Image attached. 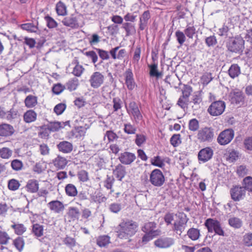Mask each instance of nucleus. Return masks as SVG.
<instances>
[{"label": "nucleus", "instance_id": "nucleus-1", "mask_svg": "<svg viewBox=\"0 0 252 252\" xmlns=\"http://www.w3.org/2000/svg\"><path fill=\"white\" fill-rule=\"evenodd\" d=\"M138 227L137 223L132 220H123L117 226V236L120 239H128L135 234Z\"/></svg>", "mask_w": 252, "mask_h": 252}, {"label": "nucleus", "instance_id": "nucleus-2", "mask_svg": "<svg viewBox=\"0 0 252 252\" xmlns=\"http://www.w3.org/2000/svg\"><path fill=\"white\" fill-rule=\"evenodd\" d=\"M120 46H117L115 48H112L109 53L108 51L101 49L99 48H96V51L99 57L102 60H108L110 58L109 54L112 58L114 60H122L126 55V51L125 49L119 50Z\"/></svg>", "mask_w": 252, "mask_h": 252}, {"label": "nucleus", "instance_id": "nucleus-3", "mask_svg": "<svg viewBox=\"0 0 252 252\" xmlns=\"http://www.w3.org/2000/svg\"><path fill=\"white\" fill-rule=\"evenodd\" d=\"M177 218L172 226V230L176 234L181 235L184 232L187 226V222L189 220L187 215L183 212H180L175 215Z\"/></svg>", "mask_w": 252, "mask_h": 252}, {"label": "nucleus", "instance_id": "nucleus-4", "mask_svg": "<svg viewBox=\"0 0 252 252\" xmlns=\"http://www.w3.org/2000/svg\"><path fill=\"white\" fill-rule=\"evenodd\" d=\"M244 43L245 40L241 36H237L229 40L227 42L226 47L231 52L240 53L244 49Z\"/></svg>", "mask_w": 252, "mask_h": 252}, {"label": "nucleus", "instance_id": "nucleus-5", "mask_svg": "<svg viewBox=\"0 0 252 252\" xmlns=\"http://www.w3.org/2000/svg\"><path fill=\"white\" fill-rule=\"evenodd\" d=\"M81 15L73 14L64 18L62 22L66 27L72 29H77L83 27L84 24Z\"/></svg>", "mask_w": 252, "mask_h": 252}, {"label": "nucleus", "instance_id": "nucleus-6", "mask_svg": "<svg viewBox=\"0 0 252 252\" xmlns=\"http://www.w3.org/2000/svg\"><path fill=\"white\" fill-rule=\"evenodd\" d=\"M209 232H215L216 234L223 236L224 232L222 229L220 222L214 219H207L204 223Z\"/></svg>", "mask_w": 252, "mask_h": 252}, {"label": "nucleus", "instance_id": "nucleus-7", "mask_svg": "<svg viewBox=\"0 0 252 252\" xmlns=\"http://www.w3.org/2000/svg\"><path fill=\"white\" fill-rule=\"evenodd\" d=\"M197 137L200 142H211L214 138V130L211 127L201 128L198 131Z\"/></svg>", "mask_w": 252, "mask_h": 252}, {"label": "nucleus", "instance_id": "nucleus-8", "mask_svg": "<svg viewBox=\"0 0 252 252\" xmlns=\"http://www.w3.org/2000/svg\"><path fill=\"white\" fill-rule=\"evenodd\" d=\"M126 108L127 113L133 118L134 121L136 123H138L139 121L142 120V115L136 102L130 101L128 106L126 103Z\"/></svg>", "mask_w": 252, "mask_h": 252}, {"label": "nucleus", "instance_id": "nucleus-9", "mask_svg": "<svg viewBox=\"0 0 252 252\" xmlns=\"http://www.w3.org/2000/svg\"><path fill=\"white\" fill-rule=\"evenodd\" d=\"M225 108V103L222 100H218L211 103L207 111L211 116H218L223 113Z\"/></svg>", "mask_w": 252, "mask_h": 252}, {"label": "nucleus", "instance_id": "nucleus-10", "mask_svg": "<svg viewBox=\"0 0 252 252\" xmlns=\"http://www.w3.org/2000/svg\"><path fill=\"white\" fill-rule=\"evenodd\" d=\"M234 136V131L231 128L226 129L221 131L217 138V142L222 146L229 144Z\"/></svg>", "mask_w": 252, "mask_h": 252}, {"label": "nucleus", "instance_id": "nucleus-11", "mask_svg": "<svg viewBox=\"0 0 252 252\" xmlns=\"http://www.w3.org/2000/svg\"><path fill=\"white\" fill-rule=\"evenodd\" d=\"M150 182L155 187L162 186L165 182V178L162 172L158 169L153 170L150 176Z\"/></svg>", "mask_w": 252, "mask_h": 252}, {"label": "nucleus", "instance_id": "nucleus-12", "mask_svg": "<svg viewBox=\"0 0 252 252\" xmlns=\"http://www.w3.org/2000/svg\"><path fill=\"white\" fill-rule=\"evenodd\" d=\"M214 151L212 148L207 147L200 150L198 153L199 163H204L210 160L213 157Z\"/></svg>", "mask_w": 252, "mask_h": 252}, {"label": "nucleus", "instance_id": "nucleus-13", "mask_svg": "<svg viewBox=\"0 0 252 252\" xmlns=\"http://www.w3.org/2000/svg\"><path fill=\"white\" fill-rule=\"evenodd\" d=\"M104 81V76L98 71L94 72L89 79L90 85L94 89L100 87L103 84Z\"/></svg>", "mask_w": 252, "mask_h": 252}, {"label": "nucleus", "instance_id": "nucleus-14", "mask_svg": "<svg viewBox=\"0 0 252 252\" xmlns=\"http://www.w3.org/2000/svg\"><path fill=\"white\" fill-rule=\"evenodd\" d=\"M231 199L234 201H239L244 198L246 191L243 187L233 186L230 190Z\"/></svg>", "mask_w": 252, "mask_h": 252}, {"label": "nucleus", "instance_id": "nucleus-15", "mask_svg": "<svg viewBox=\"0 0 252 252\" xmlns=\"http://www.w3.org/2000/svg\"><path fill=\"white\" fill-rule=\"evenodd\" d=\"M125 84L129 90H132L136 86V83L134 81L133 74L132 70L130 68L127 69L124 73Z\"/></svg>", "mask_w": 252, "mask_h": 252}, {"label": "nucleus", "instance_id": "nucleus-16", "mask_svg": "<svg viewBox=\"0 0 252 252\" xmlns=\"http://www.w3.org/2000/svg\"><path fill=\"white\" fill-rule=\"evenodd\" d=\"M135 155L131 153L125 152L123 153H121L119 159L120 162L126 165H128L131 164L135 159Z\"/></svg>", "mask_w": 252, "mask_h": 252}, {"label": "nucleus", "instance_id": "nucleus-17", "mask_svg": "<svg viewBox=\"0 0 252 252\" xmlns=\"http://www.w3.org/2000/svg\"><path fill=\"white\" fill-rule=\"evenodd\" d=\"M15 132L13 126L8 124L0 125V136L8 137L12 135Z\"/></svg>", "mask_w": 252, "mask_h": 252}, {"label": "nucleus", "instance_id": "nucleus-18", "mask_svg": "<svg viewBox=\"0 0 252 252\" xmlns=\"http://www.w3.org/2000/svg\"><path fill=\"white\" fill-rule=\"evenodd\" d=\"M174 243L172 238L164 237L160 238L154 242L155 246L160 248H166L170 247Z\"/></svg>", "mask_w": 252, "mask_h": 252}, {"label": "nucleus", "instance_id": "nucleus-19", "mask_svg": "<svg viewBox=\"0 0 252 252\" xmlns=\"http://www.w3.org/2000/svg\"><path fill=\"white\" fill-rule=\"evenodd\" d=\"M57 147L60 152L64 154L70 153L73 150L72 144L66 141L60 142L57 145Z\"/></svg>", "mask_w": 252, "mask_h": 252}, {"label": "nucleus", "instance_id": "nucleus-20", "mask_svg": "<svg viewBox=\"0 0 252 252\" xmlns=\"http://www.w3.org/2000/svg\"><path fill=\"white\" fill-rule=\"evenodd\" d=\"M49 209L56 213H60L64 210L63 204L59 200L51 201L47 204Z\"/></svg>", "mask_w": 252, "mask_h": 252}, {"label": "nucleus", "instance_id": "nucleus-21", "mask_svg": "<svg viewBox=\"0 0 252 252\" xmlns=\"http://www.w3.org/2000/svg\"><path fill=\"white\" fill-rule=\"evenodd\" d=\"M151 18V15L149 10L145 11L143 12L140 17L139 30L143 31L147 28L148 23L149 20Z\"/></svg>", "mask_w": 252, "mask_h": 252}, {"label": "nucleus", "instance_id": "nucleus-22", "mask_svg": "<svg viewBox=\"0 0 252 252\" xmlns=\"http://www.w3.org/2000/svg\"><path fill=\"white\" fill-rule=\"evenodd\" d=\"M11 228L13 229L14 233L17 235H23L27 230V227L23 223L15 221H11Z\"/></svg>", "mask_w": 252, "mask_h": 252}, {"label": "nucleus", "instance_id": "nucleus-23", "mask_svg": "<svg viewBox=\"0 0 252 252\" xmlns=\"http://www.w3.org/2000/svg\"><path fill=\"white\" fill-rule=\"evenodd\" d=\"M231 94L232 96L231 101L232 103H235L237 104L244 102V95L241 91L236 90L231 92Z\"/></svg>", "mask_w": 252, "mask_h": 252}, {"label": "nucleus", "instance_id": "nucleus-24", "mask_svg": "<svg viewBox=\"0 0 252 252\" xmlns=\"http://www.w3.org/2000/svg\"><path fill=\"white\" fill-rule=\"evenodd\" d=\"M113 174L119 181H122L126 174V167L121 164L117 165L113 170Z\"/></svg>", "mask_w": 252, "mask_h": 252}, {"label": "nucleus", "instance_id": "nucleus-25", "mask_svg": "<svg viewBox=\"0 0 252 252\" xmlns=\"http://www.w3.org/2000/svg\"><path fill=\"white\" fill-rule=\"evenodd\" d=\"M80 214V211L78 208L75 207H69L67 212V216L69 219V221H74L76 220H78Z\"/></svg>", "mask_w": 252, "mask_h": 252}, {"label": "nucleus", "instance_id": "nucleus-26", "mask_svg": "<svg viewBox=\"0 0 252 252\" xmlns=\"http://www.w3.org/2000/svg\"><path fill=\"white\" fill-rule=\"evenodd\" d=\"M156 227V223L154 222H149L144 225L142 227V230L145 233H148L153 234L154 235H158V234L157 230L155 229Z\"/></svg>", "mask_w": 252, "mask_h": 252}, {"label": "nucleus", "instance_id": "nucleus-27", "mask_svg": "<svg viewBox=\"0 0 252 252\" xmlns=\"http://www.w3.org/2000/svg\"><path fill=\"white\" fill-rule=\"evenodd\" d=\"M25 106L29 108L35 107L37 104V97L30 94L28 95L24 100Z\"/></svg>", "mask_w": 252, "mask_h": 252}, {"label": "nucleus", "instance_id": "nucleus-28", "mask_svg": "<svg viewBox=\"0 0 252 252\" xmlns=\"http://www.w3.org/2000/svg\"><path fill=\"white\" fill-rule=\"evenodd\" d=\"M37 117V114L33 110H29L26 111L23 116L24 121L27 123L34 122Z\"/></svg>", "mask_w": 252, "mask_h": 252}, {"label": "nucleus", "instance_id": "nucleus-29", "mask_svg": "<svg viewBox=\"0 0 252 252\" xmlns=\"http://www.w3.org/2000/svg\"><path fill=\"white\" fill-rule=\"evenodd\" d=\"M27 190L31 193H35L39 189V184L35 180H30L26 186Z\"/></svg>", "mask_w": 252, "mask_h": 252}, {"label": "nucleus", "instance_id": "nucleus-30", "mask_svg": "<svg viewBox=\"0 0 252 252\" xmlns=\"http://www.w3.org/2000/svg\"><path fill=\"white\" fill-rule=\"evenodd\" d=\"M228 73L232 79L237 77L241 73L240 66L237 64H231L228 70Z\"/></svg>", "mask_w": 252, "mask_h": 252}, {"label": "nucleus", "instance_id": "nucleus-31", "mask_svg": "<svg viewBox=\"0 0 252 252\" xmlns=\"http://www.w3.org/2000/svg\"><path fill=\"white\" fill-rule=\"evenodd\" d=\"M54 165L58 169H63L67 164L66 159L61 156H58L53 160Z\"/></svg>", "mask_w": 252, "mask_h": 252}, {"label": "nucleus", "instance_id": "nucleus-32", "mask_svg": "<svg viewBox=\"0 0 252 252\" xmlns=\"http://www.w3.org/2000/svg\"><path fill=\"white\" fill-rule=\"evenodd\" d=\"M122 28L126 32V36H129L136 33V29L134 24L126 22L123 24Z\"/></svg>", "mask_w": 252, "mask_h": 252}, {"label": "nucleus", "instance_id": "nucleus-33", "mask_svg": "<svg viewBox=\"0 0 252 252\" xmlns=\"http://www.w3.org/2000/svg\"><path fill=\"white\" fill-rule=\"evenodd\" d=\"M79 80L76 78H73L70 79L65 85V89H67L70 92L76 90L79 86Z\"/></svg>", "mask_w": 252, "mask_h": 252}, {"label": "nucleus", "instance_id": "nucleus-34", "mask_svg": "<svg viewBox=\"0 0 252 252\" xmlns=\"http://www.w3.org/2000/svg\"><path fill=\"white\" fill-rule=\"evenodd\" d=\"M228 222L229 225L235 228V229H239L241 228L243 224L242 220L237 217H232L228 219Z\"/></svg>", "mask_w": 252, "mask_h": 252}, {"label": "nucleus", "instance_id": "nucleus-35", "mask_svg": "<svg viewBox=\"0 0 252 252\" xmlns=\"http://www.w3.org/2000/svg\"><path fill=\"white\" fill-rule=\"evenodd\" d=\"M187 235L189 238L192 241L198 240L200 237V230L197 228H189L187 232Z\"/></svg>", "mask_w": 252, "mask_h": 252}, {"label": "nucleus", "instance_id": "nucleus-36", "mask_svg": "<svg viewBox=\"0 0 252 252\" xmlns=\"http://www.w3.org/2000/svg\"><path fill=\"white\" fill-rule=\"evenodd\" d=\"M97 244L100 247H105L110 243V237L108 235H101L96 239Z\"/></svg>", "mask_w": 252, "mask_h": 252}, {"label": "nucleus", "instance_id": "nucleus-37", "mask_svg": "<svg viewBox=\"0 0 252 252\" xmlns=\"http://www.w3.org/2000/svg\"><path fill=\"white\" fill-rule=\"evenodd\" d=\"M44 226L38 223H35L32 226V232L37 237H40L43 235Z\"/></svg>", "mask_w": 252, "mask_h": 252}, {"label": "nucleus", "instance_id": "nucleus-38", "mask_svg": "<svg viewBox=\"0 0 252 252\" xmlns=\"http://www.w3.org/2000/svg\"><path fill=\"white\" fill-rule=\"evenodd\" d=\"M65 191L67 195L70 197H74L77 195V189L76 187L72 184H68L66 185Z\"/></svg>", "mask_w": 252, "mask_h": 252}, {"label": "nucleus", "instance_id": "nucleus-39", "mask_svg": "<svg viewBox=\"0 0 252 252\" xmlns=\"http://www.w3.org/2000/svg\"><path fill=\"white\" fill-rule=\"evenodd\" d=\"M13 244L16 249L21 252L23 250L25 241L23 237L18 236L13 241Z\"/></svg>", "mask_w": 252, "mask_h": 252}, {"label": "nucleus", "instance_id": "nucleus-40", "mask_svg": "<svg viewBox=\"0 0 252 252\" xmlns=\"http://www.w3.org/2000/svg\"><path fill=\"white\" fill-rule=\"evenodd\" d=\"M148 67L150 68L149 74L151 77H156L159 78L161 76V73L158 71V63H154L151 64H148Z\"/></svg>", "mask_w": 252, "mask_h": 252}, {"label": "nucleus", "instance_id": "nucleus-41", "mask_svg": "<svg viewBox=\"0 0 252 252\" xmlns=\"http://www.w3.org/2000/svg\"><path fill=\"white\" fill-rule=\"evenodd\" d=\"M64 124L59 122H50L46 126L50 131H56L64 127Z\"/></svg>", "mask_w": 252, "mask_h": 252}, {"label": "nucleus", "instance_id": "nucleus-42", "mask_svg": "<svg viewBox=\"0 0 252 252\" xmlns=\"http://www.w3.org/2000/svg\"><path fill=\"white\" fill-rule=\"evenodd\" d=\"M20 27L22 29L31 32H36L38 30L37 26L31 23L21 24Z\"/></svg>", "mask_w": 252, "mask_h": 252}, {"label": "nucleus", "instance_id": "nucleus-43", "mask_svg": "<svg viewBox=\"0 0 252 252\" xmlns=\"http://www.w3.org/2000/svg\"><path fill=\"white\" fill-rule=\"evenodd\" d=\"M243 187L245 190L252 192V177L247 176L243 180Z\"/></svg>", "mask_w": 252, "mask_h": 252}, {"label": "nucleus", "instance_id": "nucleus-44", "mask_svg": "<svg viewBox=\"0 0 252 252\" xmlns=\"http://www.w3.org/2000/svg\"><path fill=\"white\" fill-rule=\"evenodd\" d=\"M56 9L59 15L64 16L66 14V7L62 1H59L57 3Z\"/></svg>", "mask_w": 252, "mask_h": 252}, {"label": "nucleus", "instance_id": "nucleus-45", "mask_svg": "<svg viewBox=\"0 0 252 252\" xmlns=\"http://www.w3.org/2000/svg\"><path fill=\"white\" fill-rule=\"evenodd\" d=\"M137 130L136 127L130 123L124 124V131L127 134H134Z\"/></svg>", "mask_w": 252, "mask_h": 252}, {"label": "nucleus", "instance_id": "nucleus-46", "mask_svg": "<svg viewBox=\"0 0 252 252\" xmlns=\"http://www.w3.org/2000/svg\"><path fill=\"white\" fill-rule=\"evenodd\" d=\"M12 151L7 147L0 149V157L3 159H8L11 157Z\"/></svg>", "mask_w": 252, "mask_h": 252}, {"label": "nucleus", "instance_id": "nucleus-47", "mask_svg": "<svg viewBox=\"0 0 252 252\" xmlns=\"http://www.w3.org/2000/svg\"><path fill=\"white\" fill-rule=\"evenodd\" d=\"M85 70L82 65H80L78 63L73 67L72 73L76 77H80Z\"/></svg>", "mask_w": 252, "mask_h": 252}, {"label": "nucleus", "instance_id": "nucleus-48", "mask_svg": "<svg viewBox=\"0 0 252 252\" xmlns=\"http://www.w3.org/2000/svg\"><path fill=\"white\" fill-rule=\"evenodd\" d=\"M10 239V237L6 232L0 231V244L7 245Z\"/></svg>", "mask_w": 252, "mask_h": 252}, {"label": "nucleus", "instance_id": "nucleus-49", "mask_svg": "<svg viewBox=\"0 0 252 252\" xmlns=\"http://www.w3.org/2000/svg\"><path fill=\"white\" fill-rule=\"evenodd\" d=\"M63 243L67 247L72 248L76 245V242L74 238L66 236L63 240Z\"/></svg>", "mask_w": 252, "mask_h": 252}, {"label": "nucleus", "instance_id": "nucleus-50", "mask_svg": "<svg viewBox=\"0 0 252 252\" xmlns=\"http://www.w3.org/2000/svg\"><path fill=\"white\" fill-rule=\"evenodd\" d=\"M77 177L79 181L82 182H86L89 180V173L85 170L79 171L77 173Z\"/></svg>", "mask_w": 252, "mask_h": 252}, {"label": "nucleus", "instance_id": "nucleus-51", "mask_svg": "<svg viewBox=\"0 0 252 252\" xmlns=\"http://www.w3.org/2000/svg\"><path fill=\"white\" fill-rule=\"evenodd\" d=\"M65 89V86L61 83H57L53 85L52 90L54 94L59 95L62 93Z\"/></svg>", "mask_w": 252, "mask_h": 252}, {"label": "nucleus", "instance_id": "nucleus-52", "mask_svg": "<svg viewBox=\"0 0 252 252\" xmlns=\"http://www.w3.org/2000/svg\"><path fill=\"white\" fill-rule=\"evenodd\" d=\"M175 36L178 42L180 44V46H182L186 40V36L185 33L178 30L175 32Z\"/></svg>", "mask_w": 252, "mask_h": 252}, {"label": "nucleus", "instance_id": "nucleus-53", "mask_svg": "<svg viewBox=\"0 0 252 252\" xmlns=\"http://www.w3.org/2000/svg\"><path fill=\"white\" fill-rule=\"evenodd\" d=\"M199 127V122L196 119H191L189 121V128L190 130L196 131L198 129Z\"/></svg>", "mask_w": 252, "mask_h": 252}, {"label": "nucleus", "instance_id": "nucleus-54", "mask_svg": "<svg viewBox=\"0 0 252 252\" xmlns=\"http://www.w3.org/2000/svg\"><path fill=\"white\" fill-rule=\"evenodd\" d=\"M192 92V89L191 86L188 85H184V88L182 90V96H183V97L189 99V96H190Z\"/></svg>", "mask_w": 252, "mask_h": 252}, {"label": "nucleus", "instance_id": "nucleus-55", "mask_svg": "<svg viewBox=\"0 0 252 252\" xmlns=\"http://www.w3.org/2000/svg\"><path fill=\"white\" fill-rule=\"evenodd\" d=\"M45 20L47 23V26L49 29L55 28L58 26V23L52 17L46 16L45 17Z\"/></svg>", "mask_w": 252, "mask_h": 252}, {"label": "nucleus", "instance_id": "nucleus-56", "mask_svg": "<svg viewBox=\"0 0 252 252\" xmlns=\"http://www.w3.org/2000/svg\"><path fill=\"white\" fill-rule=\"evenodd\" d=\"M151 163L152 165L159 167H162L164 166L163 160L159 156H156L151 159Z\"/></svg>", "mask_w": 252, "mask_h": 252}, {"label": "nucleus", "instance_id": "nucleus-57", "mask_svg": "<svg viewBox=\"0 0 252 252\" xmlns=\"http://www.w3.org/2000/svg\"><path fill=\"white\" fill-rule=\"evenodd\" d=\"M239 157V153L234 150H231L226 158L227 160L230 162H233L236 160Z\"/></svg>", "mask_w": 252, "mask_h": 252}, {"label": "nucleus", "instance_id": "nucleus-58", "mask_svg": "<svg viewBox=\"0 0 252 252\" xmlns=\"http://www.w3.org/2000/svg\"><path fill=\"white\" fill-rule=\"evenodd\" d=\"M11 166L12 168L15 171H19L22 169L23 164L22 162L19 159H14L11 161Z\"/></svg>", "mask_w": 252, "mask_h": 252}, {"label": "nucleus", "instance_id": "nucleus-59", "mask_svg": "<svg viewBox=\"0 0 252 252\" xmlns=\"http://www.w3.org/2000/svg\"><path fill=\"white\" fill-rule=\"evenodd\" d=\"M146 141V137L142 134H136L135 139V143L138 146L140 147L145 143Z\"/></svg>", "mask_w": 252, "mask_h": 252}, {"label": "nucleus", "instance_id": "nucleus-60", "mask_svg": "<svg viewBox=\"0 0 252 252\" xmlns=\"http://www.w3.org/2000/svg\"><path fill=\"white\" fill-rule=\"evenodd\" d=\"M181 135L179 134H175L170 138V143L174 147L178 146L181 143Z\"/></svg>", "mask_w": 252, "mask_h": 252}, {"label": "nucleus", "instance_id": "nucleus-61", "mask_svg": "<svg viewBox=\"0 0 252 252\" xmlns=\"http://www.w3.org/2000/svg\"><path fill=\"white\" fill-rule=\"evenodd\" d=\"M40 131L38 132V135L42 138H46L49 135V129L46 126H43L39 127Z\"/></svg>", "mask_w": 252, "mask_h": 252}, {"label": "nucleus", "instance_id": "nucleus-62", "mask_svg": "<svg viewBox=\"0 0 252 252\" xmlns=\"http://www.w3.org/2000/svg\"><path fill=\"white\" fill-rule=\"evenodd\" d=\"M66 107V104L64 103H59L55 106L54 111L57 115H61L65 110Z\"/></svg>", "mask_w": 252, "mask_h": 252}, {"label": "nucleus", "instance_id": "nucleus-63", "mask_svg": "<svg viewBox=\"0 0 252 252\" xmlns=\"http://www.w3.org/2000/svg\"><path fill=\"white\" fill-rule=\"evenodd\" d=\"M100 41V37L97 33H93L89 38V44L91 46L97 45Z\"/></svg>", "mask_w": 252, "mask_h": 252}, {"label": "nucleus", "instance_id": "nucleus-64", "mask_svg": "<svg viewBox=\"0 0 252 252\" xmlns=\"http://www.w3.org/2000/svg\"><path fill=\"white\" fill-rule=\"evenodd\" d=\"M243 242L246 246H252V233L245 234L243 237Z\"/></svg>", "mask_w": 252, "mask_h": 252}]
</instances>
